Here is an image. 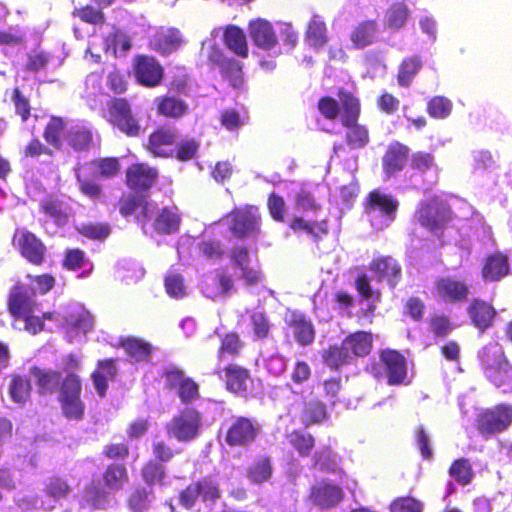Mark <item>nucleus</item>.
<instances>
[{
    "mask_svg": "<svg viewBox=\"0 0 512 512\" xmlns=\"http://www.w3.org/2000/svg\"><path fill=\"white\" fill-rule=\"evenodd\" d=\"M339 101L331 96H323L318 100L317 108L327 120L334 121L339 118L345 127V142L352 150L366 147L370 142L369 130L359 123L361 115L360 99L345 89L338 91Z\"/></svg>",
    "mask_w": 512,
    "mask_h": 512,
    "instance_id": "obj_1",
    "label": "nucleus"
},
{
    "mask_svg": "<svg viewBox=\"0 0 512 512\" xmlns=\"http://www.w3.org/2000/svg\"><path fill=\"white\" fill-rule=\"evenodd\" d=\"M120 169L121 163L117 157L92 159L78 164L74 173L79 192L93 201H99L103 196V188L97 182V176L111 179L118 175Z\"/></svg>",
    "mask_w": 512,
    "mask_h": 512,
    "instance_id": "obj_2",
    "label": "nucleus"
},
{
    "mask_svg": "<svg viewBox=\"0 0 512 512\" xmlns=\"http://www.w3.org/2000/svg\"><path fill=\"white\" fill-rule=\"evenodd\" d=\"M101 486L90 483L84 489L88 503L97 509H105L109 503L110 494L121 492L129 483L130 475L126 464L122 462L109 463L101 473Z\"/></svg>",
    "mask_w": 512,
    "mask_h": 512,
    "instance_id": "obj_3",
    "label": "nucleus"
},
{
    "mask_svg": "<svg viewBox=\"0 0 512 512\" xmlns=\"http://www.w3.org/2000/svg\"><path fill=\"white\" fill-rule=\"evenodd\" d=\"M82 380L76 373H68L62 379L58 403L63 416L68 420L81 421L85 417L86 405L81 398Z\"/></svg>",
    "mask_w": 512,
    "mask_h": 512,
    "instance_id": "obj_4",
    "label": "nucleus"
},
{
    "mask_svg": "<svg viewBox=\"0 0 512 512\" xmlns=\"http://www.w3.org/2000/svg\"><path fill=\"white\" fill-rule=\"evenodd\" d=\"M363 209L371 226L376 230H383L394 221L398 202L393 196L374 189L366 197Z\"/></svg>",
    "mask_w": 512,
    "mask_h": 512,
    "instance_id": "obj_5",
    "label": "nucleus"
},
{
    "mask_svg": "<svg viewBox=\"0 0 512 512\" xmlns=\"http://www.w3.org/2000/svg\"><path fill=\"white\" fill-rule=\"evenodd\" d=\"M512 424V404L500 403L481 409L474 420L476 431L489 439L505 432Z\"/></svg>",
    "mask_w": 512,
    "mask_h": 512,
    "instance_id": "obj_6",
    "label": "nucleus"
},
{
    "mask_svg": "<svg viewBox=\"0 0 512 512\" xmlns=\"http://www.w3.org/2000/svg\"><path fill=\"white\" fill-rule=\"evenodd\" d=\"M108 122L130 138L140 137L144 129L132 110L131 103L123 97H114L107 104Z\"/></svg>",
    "mask_w": 512,
    "mask_h": 512,
    "instance_id": "obj_7",
    "label": "nucleus"
},
{
    "mask_svg": "<svg viewBox=\"0 0 512 512\" xmlns=\"http://www.w3.org/2000/svg\"><path fill=\"white\" fill-rule=\"evenodd\" d=\"M261 431L262 426L255 418L232 415L225 429L224 441L230 448H247L258 440Z\"/></svg>",
    "mask_w": 512,
    "mask_h": 512,
    "instance_id": "obj_8",
    "label": "nucleus"
},
{
    "mask_svg": "<svg viewBox=\"0 0 512 512\" xmlns=\"http://www.w3.org/2000/svg\"><path fill=\"white\" fill-rule=\"evenodd\" d=\"M380 363H373L370 373L376 379H386L390 386H398L405 383L407 378V366L405 357L393 349L382 350L379 354Z\"/></svg>",
    "mask_w": 512,
    "mask_h": 512,
    "instance_id": "obj_9",
    "label": "nucleus"
},
{
    "mask_svg": "<svg viewBox=\"0 0 512 512\" xmlns=\"http://www.w3.org/2000/svg\"><path fill=\"white\" fill-rule=\"evenodd\" d=\"M202 427L201 414L195 408H185L166 424L169 437L178 442H190L198 437Z\"/></svg>",
    "mask_w": 512,
    "mask_h": 512,
    "instance_id": "obj_10",
    "label": "nucleus"
},
{
    "mask_svg": "<svg viewBox=\"0 0 512 512\" xmlns=\"http://www.w3.org/2000/svg\"><path fill=\"white\" fill-rule=\"evenodd\" d=\"M344 498L345 492L340 485L321 479L310 486L306 501L319 510L329 511L339 506Z\"/></svg>",
    "mask_w": 512,
    "mask_h": 512,
    "instance_id": "obj_11",
    "label": "nucleus"
},
{
    "mask_svg": "<svg viewBox=\"0 0 512 512\" xmlns=\"http://www.w3.org/2000/svg\"><path fill=\"white\" fill-rule=\"evenodd\" d=\"M12 244L20 256L31 265L40 267L46 262L47 247L33 232L16 229Z\"/></svg>",
    "mask_w": 512,
    "mask_h": 512,
    "instance_id": "obj_12",
    "label": "nucleus"
},
{
    "mask_svg": "<svg viewBox=\"0 0 512 512\" xmlns=\"http://www.w3.org/2000/svg\"><path fill=\"white\" fill-rule=\"evenodd\" d=\"M162 378L165 388L174 390L183 404H191L200 398L199 384L187 377L182 369L171 366L162 373Z\"/></svg>",
    "mask_w": 512,
    "mask_h": 512,
    "instance_id": "obj_13",
    "label": "nucleus"
},
{
    "mask_svg": "<svg viewBox=\"0 0 512 512\" xmlns=\"http://www.w3.org/2000/svg\"><path fill=\"white\" fill-rule=\"evenodd\" d=\"M451 219V207L445 200L435 196L422 204L419 221L429 231L433 233L443 231Z\"/></svg>",
    "mask_w": 512,
    "mask_h": 512,
    "instance_id": "obj_14",
    "label": "nucleus"
},
{
    "mask_svg": "<svg viewBox=\"0 0 512 512\" xmlns=\"http://www.w3.org/2000/svg\"><path fill=\"white\" fill-rule=\"evenodd\" d=\"M208 61L216 66L221 76L234 88H240L244 83L243 65L234 57L228 56L216 44L209 47Z\"/></svg>",
    "mask_w": 512,
    "mask_h": 512,
    "instance_id": "obj_15",
    "label": "nucleus"
},
{
    "mask_svg": "<svg viewBox=\"0 0 512 512\" xmlns=\"http://www.w3.org/2000/svg\"><path fill=\"white\" fill-rule=\"evenodd\" d=\"M132 67L136 82L143 87L155 88L163 81L164 68L154 56L138 54L133 58Z\"/></svg>",
    "mask_w": 512,
    "mask_h": 512,
    "instance_id": "obj_16",
    "label": "nucleus"
},
{
    "mask_svg": "<svg viewBox=\"0 0 512 512\" xmlns=\"http://www.w3.org/2000/svg\"><path fill=\"white\" fill-rule=\"evenodd\" d=\"M224 382L225 389L237 396L247 397L250 393V386L253 383L250 371L238 364L229 363L223 369L214 371Z\"/></svg>",
    "mask_w": 512,
    "mask_h": 512,
    "instance_id": "obj_17",
    "label": "nucleus"
},
{
    "mask_svg": "<svg viewBox=\"0 0 512 512\" xmlns=\"http://www.w3.org/2000/svg\"><path fill=\"white\" fill-rule=\"evenodd\" d=\"M177 139V128L168 124H162L154 128L149 134L143 147L155 158H168L171 156V149L175 146Z\"/></svg>",
    "mask_w": 512,
    "mask_h": 512,
    "instance_id": "obj_18",
    "label": "nucleus"
},
{
    "mask_svg": "<svg viewBox=\"0 0 512 512\" xmlns=\"http://www.w3.org/2000/svg\"><path fill=\"white\" fill-rule=\"evenodd\" d=\"M465 312L470 325L480 334L485 333L494 326L498 315L492 302L479 297H473L469 300Z\"/></svg>",
    "mask_w": 512,
    "mask_h": 512,
    "instance_id": "obj_19",
    "label": "nucleus"
},
{
    "mask_svg": "<svg viewBox=\"0 0 512 512\" xmlns=\"http://www.w3.org/2000/svg\"><path fill=\"white\" fill-rule=\"evenodd\" d=\"M434 290L441 301L451 304L467 302L471 294L470 286L465 280L450 276L436 279Z\"/></svg>",
    "mask_w": 512,
    "mask_h": 512,
    "instance_id": "obj_20",
    "label": "nucleus"
},
{
    "mask_svg": "<svg viewBox=\"0 0 512 512\" xmlns=\"http://www.w3.org/2000/svg\"><path fill=\"white\" fill-rule=\"evenodd\" d=\"M158 177L157 168L147 163H134L126 169L125 184L136 193H147L155 185Z\"/></svg>",
    "mask_w": 512,
    "mask_h": 512,
    "instance_id": "obj_21",
    "label": "nucleus"
},
{
    "mask_svg": "<svg viewBox=\"0 0 512 512\" xmlns=\"http://www.w3.org/2000/svg\"><path fill=\"white\" fill-rule=\"evenodd\" d=\"M35 291L30 289L26 284L17 281L12 286L7 300V309L11 316L16 319L23 318L26 314L33 312L35 302L33 297Z\"/></svg>",
    "mask_w": 512,
    "mask_h": 512,
    "instance_id": "obj_22",
    "label": "nucleus"
},
{
    "mask_svg": "<svg viewBox=\"0 0 512 512\" xmlns=\"http://www.w3.org/2000/svg\"><path fill=\"white\" fill-rule=\"evenodd\" d=\"M248 32L253 44L262 50H272L278 44L276 32L266 19L256 18L248 23Z\"/></svg>",
    "mask_w": 512,
    "mask_h": 512,
    "instance_id": "obj_23",
    "label": "nucleus"
},
{
    "mask_svg": "<svg viewBox=\"0 0 512 512\" xmlns=\"http://www.w3.org/2000/svg\"><path fill=\"white\" fill-rule=\"evenodd\" d=\"M229 229L238 239H244L259 234V217L249 210L236 209L230 214Z\"/></svg>",
    "mask_w": 512,
    "mask_h": 512,
    "instance_id": "obj_24",
    "label": "nucleus"
},
{
    "mask_svg": "<svg viewBox=\"0 0 512 512\" xmlns=\"http://www.w3.org/2000/svg\"><path fill=\"white\" fill-rule=\"evenodd\" d=\"M154 105L156 114L165 119L179 120L190 111L186 101L172 94L157 96Z\"/></svg>",
    "mask_w": 512,
    "mask_h": 512,
    "instance_id": "obj_25",
    "label": "nucleus"
},
{
    "mask_svg": "<svg viewBox=\"0 0 512 512\" xmlns=\"http://www.w3.org/2000/svg\"><path fill=\"white\" fill-rule=\"evenodd\" d=\"M369 270L378 282L387 281L394 288L401 279V266L391 256H379L369 263Z\"/></svg>",
    "mask_w": 512,
    "mask_h": 512,
    "instance_id": "obj_26",
    "label": "nucleus"
},
{
    "mask_svg": "<svg viewBox=\"0 0 512 512\" xmlns=\"http://www.w3.org/2000/svg\"><path fill=\"white\" fill-rule=\"evenodd\" d=\"M184 42L182 33L175 27L158 30L149 41L150 48L161 55L178 50Z\"/></svg>",
    "mask_w": 512,
    "mask_h": 512,
    "instance_id": "obj_27",
    "label": "nucleus"
},
{
    "mask_svg": "<svg viewBox=\"0 0 512 512\" xmlns=\"http://www.w3.org/2000/svg\"><path fill=\"white\" fill-rule=\"evenodd\" d=\"M409 156V148L399 142L389 144L382 158V167L387 177L394 176L404 169Z\"/></svg>",
    "mask_w": 512,
    "mask_h": 512,
    "instance_id": "obj_28",
    "label": "nucleus"
},
{
    "mask_svg": "<svg viewBox=\"0 0 512 512\" xmlns=\"http://www.w3.org/2000/svg\"><path fill=\"white\" fill-rule=\"evenodd\" d=\"M117 360L106 358L97 361L95 370L91 373V379L97 394L104 398L108 390V382L116 378L118 373Z\"/></svg>",
    "mask_w": 512,
    "mask_h": 512,
    "instance_id": "obj_29",
    "label": "nucleus"
},
{
    "mask_svg": "<svg viewBox=\"0 0 512 512\" xmlns=\"http://www.w3.org/2000/svg\"><path fill=\"white\" fill-rule=\"evenodd\" d=\"M118 346L124 349L129 361L134 363L148 362L153 350L149 342L134 336L121 337Z\"/></svg>",
    "mask_w": 512,
    "mask_h": 512,
    "instance_id": "obj_30",
    "label": "nucleus"
},
{
    "mask_svg": "<svg viewBox=\"0 0 512 512\" xmlns=\"http://www.w3.org/2000/svg\"><path fill=\"white\" fill-rule=\"evenodd\" d=\"M286 323L293 329L294 338L300 346H308L314 342L315 328L303 313L291 312Z\"/></svg>",
    "mask_w": 512,
    "mask_h": 512,
    "instance_id": "obj_31",
    "label": "nucleus"
},
{
    "mask_svg": "<svg viewBox=\"0 0 512 512\" xmlns=\"http://www.w3.org/2000/svg\"><path fill=\"white\" fill-rule=\"evenodd\" d=\"M154 489L136 484L127 492L125 505L130 512H147L154 501Z\"/></svg>",
    "mask_w": 512,
    "mask_h": 512,
    "instance_id": "obj_32",
    "label": "nucleus"
},
{
    "mask_svg": "<svg viewBox=\"0 0 512 512\" xmlns=\"http://www.w3.org/2000/svg\"><path fill=\"white\" fill-rule=\"evenodd\" d=\"M232 289V277L224 270H217L214 276L206 279L202 286L203 294L212 300L226 297Z\"/></svg>",
    "mask_w": 512,
    "mask_h": 512,
    "instance_id": "obj_33",
    "label": "nucleus"
},
{
    "mask_svg": "<svg viewBox=\"0 0 512 512\" xmlns=\"http://www.w3.org/2000/svg\"><path fill=\"white\" fill-rule=\"evenodd\" d=\"M379 26L376 20L368 19L359 22L350 33V41L356 49H363L376 42Z\"/></svg>",
    "mask_w": 512,
    "mask_h": 512,
    "instance_id": "obj_34",
    "label": "nucleus"
},
{
    "mask_svg": "<svg viewBox=\"0 0 512 512\" xmlns=\"http://www.w3.org/2000/svg\"><path fill=\"white\" fill-rule=\"evenodd\" d=\"M222 41L224 45L240 58L249 56V46L246 34L242 28L237 25L229 24L223 29Z\"/></svg>",
    "mask_w": 512,
    "mask_h": 512,
    "instance_id": "obj_35",
    "label": "nucleus"
},
{
    "mask_svg": "<svg viewBox=\"0 0 512 512\" xmlns=\"http://www.w3.org/2000/svg\"><path fill=\"white\" fill-rule=\"evenodd\" d=\"M65 142L75 152H87L93 146V132L85 125L72 126L65 134Z\"/></svg>",
    "mask_w": 512,
    "mask_h": 512,
    "instance_id": "obj_36",
    "label": "nucleus"
},
{
    "mask_svg": "<svg viewBox=\"0 0 512 512\" xmlns=\"http://www.w3.org/2000/svg\"><path fill=\"white\" fill-rule=\"evenodd\" d=\"M30 374L35 379V384L40 395L52 394L58 386L60 387V371L32 366L30 368Z\"/></svg>",
    "mask_w": 512,
    "mask_h": 512,
    "instance_id": "obj_37",
    "label": "nucleus"
},
{
    "mask_svg": "<svg viewBox=\"0 0 512 512\" xmlns=\"http://www.w3.org/2000/svg\"><path fill=\"white\" fill-rule=\"evenodd\" d=\"M482 277L485 281H499L509 274V263L506 255L495 253L489 255L482 268Z\"/></svg>",
    "mask_w": 512,
    "mask_h": 512,
    "instance_id": "obj_38",
    "label": "nucleus"
},
{
    "mask_svg": "<svg viewBox=\"0 0 512 512\" xmlns=\"http://www.w3.org/2000/svg\"><path fill=\"white\" fill-rule=\"evenodd\" d=\"M343 340L354 360L369 355L373 347V335L367 331L350 333Z\"/></svg>",
    "mask_w": 512,
    "mask_h": 512,
    "instance_id": "obj_39",
    "label": "nucleus"
},
{
    "mask_svg": "<svg viewBox=\"0 0 512 512\" xmlns=\"http://www.w3.org/2000/svg\"><path fill=\"white\" fill-rule=\"evenodd\" d=\"M66 132L67 121L63 117L53 115L45 125L42 136L48 145L60 150L63 147Z\"/></svg>",
    "mask_w": 512,
    "mask_h": 512,
    "instance_id": "obj_40",
    "label": "nucleus"
},
{
    "mask_svg": "<svg viewBox=\"0 0 512 512\" xmlns=\"http://www.w3.org/2000/svg\"><path fill=\"white\" fill-rule=\"evenodd\" d=\"M181 217L176 209L163 207L153 222V228L160 235H170L179 231Z\"/></svg>",
    "mask_w": 512,
    "mask_h": 512,
    "instance_id": "obj_41",
    "label": "nucleus"
},
{
    "mask_svg": "<svg viewBox=\"0 0 512 512\" xmlns=\"http://www.w3.org/2000/svg\"><path fill=\"white\" fill-rule=\"evenodd\" d=\"M40 211L58 227L65 226L69 221L68 205L59 198L44 199L40 205Z\"/></svg>",
    "mask_w": 512,
    "mask_h": 512,
    "instance_id": "obj_42",
    "label": "nucleus"
},
{
    "mask_svg": "<svg viewBox=\"0 0 512 512\" xmlns=\"http://www.w3.org/2000/svg\"><path fill=\"white\" fill-rule=\"evenodd\" d=\"M322 359L331 370H339L354 361L344 340L340 345H330L325 349L322 352Z\"/></svg>",
    "mask_w": 512,
    "mask_h": 512,
    "instance_id": "obj_43",
    "label": "nucleus"
},
{
    "mask_svg": "<svg viewBox=\"0 0 512 512\" xmlns=\"http://www.w3.org/2000/svg\"><path fill=\"white\" fill-rule=\"evenodd\" d=\"M289 228L294 232L304 231L315 241L321 240L329 232L327 220L309 222L300 216H295L290 220Z\"/></svg>",
    "mask_w": 512,
    "mask_h": 512,
    "instance_id": "obj_44",
    "label": "nucleus"
},
{
    "mask_svg": "<svg viewBox=\"0 0 512 512\" xmlns=\"http://www.w3.org/2000/svg\"><path fill=\"white\" fill-rule=\"evenodd\" d=\"M9 379L8 394L11 400L24 405L29 400L32 391L30 379L20 374H11Z\"/></svg>",
    "mask_w": 512,
    "mask_h": 512,
    "instance_id": "obj_45",
    "label": "nucleus"
},
{
    "mask_svg": "<svg viewBox=\"0 0 512 512\" xmlns=\"http://www.w3.org/2000/svg\"><path fill=\"white\" fill-rule=\"evenodd\" d=\"M273 473L271 457L261 455L255 459L247 470L248 479L255 483L261 484L271 479Z\"/></svg>",
    "mask_w": 512,
    "mask_h": 512,
    "instance_id": "obj_46",
    "label": "nucleus"
},
{
    "mask_svg": "<svg viewBox=\"0 0 512 512\" xmlns=\"http://www.w3.org/2000/svg\"><path fill=\"white\" fill-rule=\"evenodd\" d=\"M141 478L147 487L164 485L166 479V468L156 460H148L141 468Z\"/></svg>",
    "mask_w": 512,
    "mask_h": 512,
    "instance_id": "obj_47",
    "label": "nucleus"
},
{
    "mask_svg": "<svg viewBox=\"0 0 512 512\" xmlns=\"http://www.w3.org/2000/svg\"><path fill=\"white\" fill-rule=\"evenodd\" d=\"M305 37L310 46L321 48L327 42V28L318 15H314L307 26Z\"/></svg>",
    "mask_w": 512,
    "mask_h": 512,
    "instance_id": "obj_48",
    "label": "nucleus"
},
{
    "mask_svg": "<svg viewBox=\"0 0 512 512\" xmlns=\"http://www.w3.org/2000/svg\"><path fill=\"white\" fill-rule=\"evenodd\" d=\"M449 476L462 486L469 485L474 477L472 464L467 458L454 460L448 470Z\"/></svg>",
    "mask_w": 512,
    "mask_h": 512,
    "instance_id": "obj_49",
    "label": "nucleus"
},
{
    "mask_svg": "<svg viewBox=\"0 0 512 512\" xmlns=\"http://www.w3.org/2000/svg\"><path fill=\"white\" fill-rule=\"evenodd\" d=\"M43 492L48 498L59 501L68 497L71 488L66 479L52 475L45 481Z\"/></svg>",
    "mask_w": 512,
    "mask_h": 512,
    "instance_id": "obj_50",
    "label": "nucleus"
},
{
    "mask_svg": "<svg viewBox=\"0 0 512 512\" xmlns=\"http://www.w3.org/2000/svg\"><path fill=\"white\" fill-rule=\"evenodd\" d=\"M287 439L300 457H308L315 446V439L308 432L294 430L287 435Z\"/></svg>",
    "mask_w": 512,
    "mask_h": 512,
    "instance_id": "obj_51",
    "label": "nucleus"
},
{
    "mask_svg": "<svg viewBox=\"0 0 512 512\" xmlns=\"http://www.w3.org/2000/svg\"><path fill=\"white\" fill-rule=\"evenodd\" d=\"M76 230L83 237L94 241H105L112 232L111 225L108 222L83 223Z\"/></svg>",
    "mask_w": 512,
    "mask_h": 512,
    "instance_id": "obj_52",
    "label": "nucleus"
},
{
    "mask_svg": "<svg viewBox=\"0 0 512 512\" xmlns=\"http://www.w3.org/2000/svg\"><path fill=\"white\" fill-rule=\"evenodd\" d=\"M243 347L244 343L239 334L234 331L228 332L221 338L217 357L219 360L224 359L226 355L237 357L240 355Z\"/></svg>",
    "mask_w": 512,
    "mask_h": 512,
    "instance_id": "obj_53",
    "label": "nucleus"
},
{
    "mask_svg": "<svg viewBox=\"0 0 512 512\" xmlns=\"http://www.w3.org/2000/svg\"><path fill=\"white\" fill-rule=\"evenodd\" d=\"M326 417V407L320 400H311L305 403L301 413L302 423L306 427L319 424L325 420Z\"/></svg>",
    "mask_w": 512,
    "mask_h": 512,
    "instance_id": "obj_54",
    "label": "nucleus"
},
{
    "mask_svg": "<svg viewBox=\"0 0 512 512\" xmlns=\"http://www.w3.org/2000/svg\"><path fill=\"white\" fill-rule=\"evenodd\" d=\"M10 100L14 106V113L22 122H27L31 117L32 106L28 97L16 86L10 92Z\"/></svg>",
    "mask_w": 512,
    "mask_h": 512,
    "instance_id": "obj_55",
    "label": "nucleus"
},
{
    "mask_svg": "<svg viewBox=\"0 0 512 512\" xmlns=\"http://www.w3.org/2000/svg\"><path fill=\"white\" fill-rule=\"evenodd\" d=\"M429 331L437 338H445L454 329L450 318L445 314H433L427 319Z\"/></svg>",
    "mask_w": 512,
    "mask_h": 512,
    "instance_id": "obj_56",
    "label": "nucleus"
},
{
    "mask_svg": "<svg viewBox=\"0 0 512 512\" xmlns=\"http://www.w3.org/2000/svg\"><path fill=\"white\" fill-rule=\"evenodd\" d=\"M250 323L253 331V340H264L269 337L271 331V323L264 312H253L250 315Z\"/></svg>",
    "mask_w": 512,
    "mask_h": 512,
    "instance_id": "obj_57",
    "label": "nucleus"
},
{
    "mask_svg": "<svg viewBox=\"0 0 512 512\" xmlns=\"http://www.w3.org/2000/svg\"><path fill=\"white\" fill-rule=\"evenodd\" d=\"M145 198L146 195L136 192L121 196L118 202L119 213L123 217L135 214L140 209L142 203H144Z\"/></svg>",
    "mask_w": 512,
    "mask_h": 512,
    "instance_id": "obj_58",
    "label": "nucleus"
},
{
    "mask_svg": "<svg viewBox=\"0 0 512 512\" xmlns=\"http://www.w3.org/2000/svg\"><path fill=\"white\" fill-rule=\"evenodd\" d=\"M74 15L82 22L92 25H103L106 22V17L102 8L94 7L86 4L78 9H75Z\"/></svg>",
    "mask_w": 512,
    "mask_h": 512,
    "instance_id": "obj_59",
    "label": "nucleus"
},
{
    "mask_svg": "<svg viewBox=\"0 0 512 512\" xmlns=\"http://www.w3.org/2000/svg\"><path fill=\"white\" fill-rule=\"evenodd\" d=\"M199 497L204 501H215L220 498V490L217 482L209 476L202 477L194 482Z\"/></svg>",
    "mask_w": 512,
    "mask_h": 512,
    "instance_id": "obj_60",
    "label": "nucleus"
},
{
    "mask_svg": "<svg viewBox=\"0 0 512 512\" xmlns=\"http://www.w3.org/2000/svg\"><path fill=\"white\" fill-rule=\"evenodd\" d=\"M175 157L181 162L194 159L199 151L200 142L194 138L183 139L175 144Z\"/></svg>",
    "mask_w": 512,
    "mask_h": 512,
    "instance_id": "obj_61",
    "label": "nucleus"
},
{
    "mask_svg": "<svg viewBox=\"0 0 512 512\" xmlns=\"http://www.w3.org/2000/svg\"><path fill=\"white\" fill-rule=\"evenodd\" d=\"M452 106V102L448 98L435 96L428 102L427 112L433 118L443 119L450 115Z\"/></svg>",
    "mask_w": 512,
    "mask_h": 512,
    "instance_id": "obj_62",
    "label": "nucleus"
},
{
    "mask_svg": "<svg viewBox=\"0 0 512 512\" xmlns=\"http://www.w3.org/2000/svg\"><path fill=\"white\" fill-rule=\"evenodd\" d=\"M87 262L85 252L79 248L67 249L62 259V267L68 271H77Z\"/></svg>",
    "mask_w": 512,
    "mask_h": 512,
    "instance_id": "obj_63",
    "label": "nucleus"
},
{
    "mask_svg": "<svg viewBox=\"0 0 512 512\" xmlns=\"http://www.w3.org/2000/svg\"><path fill=\"white\" fill-rule=\"evenodd\" d=\"M66 325L77 332L87 333L93 329L94 323L92 316L88 312L82 311L66 318Z\"/></svg>",
    "mask_w": 512,
    "mask_h": 512,
    "instance_id": "obj_64",
    "label": "nucleus"
}]
</instances>
